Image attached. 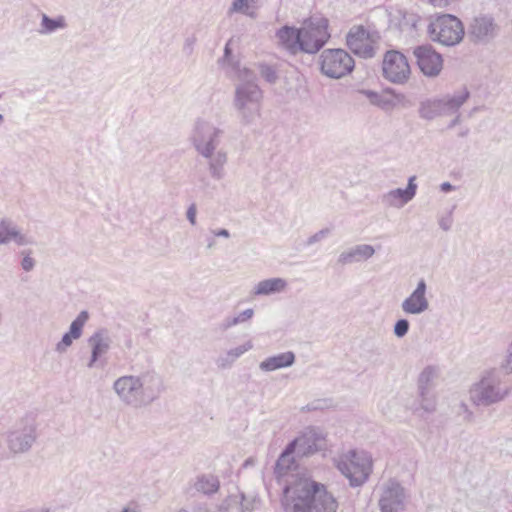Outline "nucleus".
Wrapping results in <instances>:
<instances>
[{"label": "nucleus", "instance_id": "nucleus-30", "mask_svg": "<svg viewBox=\"0 0 512 512\" xmlns=\"http://www.w3.org/2000/svg\"><path fill=\"white\" fill-rule=\"evenodd\" d=\"M219 480L216 476L211 474H203L196 478L193 483V488L197 492H201L203 494H213L219 489Z\"/></svg>", "mask_w": 512, "mask_h": 512}, {"label": "nucleus", "instance_id": "nucleus-51", "mask_svg": "<svg viewBox=\"0 0 512 512\" xmlns=\"http://www.w3.org/2000/svg\"><path fill=\"white\" fill-rule=\"evenodd\" d=\"M430 2L434 5H442L444 3H447L448 0H430Z\"/></svg>", "mask_w": 512, "mask_h": 512}, {"label": "nucleus", "instance_id": "nucleus-14", "mask_svg": "<svg viewBox=\"0 0 512 512\" xmlns=\"http://www.w3.org/2000/svg\"><path fill=\"white\" fill-rule=\"evenodd\" d=\"M420 71L427 77H436L443 68L442 55L431 45H420L413 49Z\"/></svg>", "mask_w": 512, "mask_h": 512}, {"label": "nucleus", "instance_id": "nucleus-57", "mask_svg": "<svg viewBox=\"0 0 512 512\" xmlns=\"http://www.w3.org/2000/svg\"><path fill=\"white\" fill-rule=\"evenodd\" d=\"M177 512H188V511L182 509V510H179Z\"/></svg>", "mask_w": 512, "mask_h": 512}, {"label": "nucleus", "instance_id": "nucleus-49", "mask_svg": "<svg viewBox=\"0 0 512 512\" xmlns=\"http://www.w3.org/2000/svg\"><path fill=\"white\" fill-rule=\"evenodd\" d=\"M441 191L450 192L454 189V186L450 182H443L440 186Z\"/></svg>", "mask_w": 512, "mask_h": 512}, {"label": "nucleus", "instance_id": "nucleus-33", "mask_svg": "<svg viewBox=\"0 0 512 512\" xmlns=\"http://www.w3.org/2000/svg\"><path fill=\"white\" fill-rule=\"evenodd\" d=\"M436 376V369L434 367L428 366L423 369L418 379V387L420 395H425L429 392L430 385L432 380Z\"/></svg>", "mask_w": 512, "mask_h": 512}, {"label": "nucleus", "instance_id": "nucleus-58", "mask_svg": "<svg viewBox=\"0 0 512 512\" xmlns=\"http://www.w3.org/2000/svg\"><path fill=\"white\" fill-rule=\"evenodd\" d=\"M3 119V116L0 114V121Z\"/></svg>", "mask_w": 512, "mask_h": 512}, {"label": "nucleus", "instance_id": "nucleus-52", "mask_svg": "<svg viewBox=\"0 0 512 512\" xmlns=\"http://www.w3.org/2000/svg\"><path fill=\"white\" fill-rule=\"evenodd\" d=\"M122 512H136V510L131 509L129 507H125V508H123Z\"/></svg>", "mask_w": 512, "mask_h": 512}, {"label": "nucleus", "instance_id": "nucleus-1", "mask_svg": "<svg viewBox=\"0 0 512 512\" xmlns=\"http://www.w3.org/2000/svg\"><path fill=\"white\" fill-rule=\"evenodd\" d=\"M282 506L286 512H336L338 504L323 484L300 479L285 487Z\"/></svg>", "mask_w": 512, "mask_h": 512}, {"label": "nucleus", "instance_id": "nucleus-56", "mask_svg": "<svg viewBox=\"0 0 512 512\" xmlns=\"http://www.w3.org/2000/svg\"><path fill=\"white\" fill-rule=\"evenodd\" d=\"M250 463H251V459H247V460L245 461V463H244V466H247V465H248V464H250Z\"/></svg>", "mask_w": 512, "mask_h": 512}, {"label": "nucleus", "instance_id": "nucleus-29", "mask_svg": "<svg viewBox=\"0 0 512 512\" xmlns=\"http://www.w3.org/2000/svg\"><path fill=\"white\" fill-rule=\"evenodd\" d=\"M294 453L297 454L294 444L289 442L276 461V464H275V473L276 474H278L279 476H283L293 467V465H294L293 454Z\"/></svg>", "mask_w": 512, "mask_h": 512}, {"label": "nucleus", "instance_id": "nucleus-7", "mask_svg": "<svg viewBox=\"0 0 512 512\" xmlns=\"http://www.w3.org/2000/svg\"><path fill=\"white\" fill-rule=\"evenodd\" d=\"M328 19L314 15L304 20L301 31L303 53L315 54L320 51L330 38Z\"/></svg>", "mask_w": 512, "mask_h": 512}, {"label": "nucleus", "instance_id": "nucleus-11", "mask_svg": "<svg viewBox=\"0 0 512 512\" xmlns=\"http://www.w3.org/2000/svg\"><path fill=\"white\" fill-rule=\"evenodd\" d=\"M224 131L212 123L198 120L191 136L192 144L201 156H209L220 145Z\"/></svg>", "mask_w": 512, "mask_h": 512}, {"label": "nucleus", "instance_id": "nucleus-15", "mask_svg": "<svg viewBox=\"0 0 512 512\" xmlns=\"http://www.w3.org/2000/svg\"><path fill=\"white\" fill-rule=\"evenodd\" d=\"M498 33L499 26L491 15L476 16L469 26V35L476 43H489Z\"/></svg>", "mask_w": 512, "mask_h": 512}, {"label": "nucleus", "instance_id": "nucleus-26", "mask_svg": "<svg viewBox=\"0 0 512 512\" xmlns=\"http://www.w3.org/2000/svg\"><path fill=\"white\" fill-rule=\"evenodd\" d=\"M375 253L373 246L368 244L356 245L353 248L342 252L338 257V263L341 265L359 262L371 258Z\"/></svg>", "mask_w": 512, "mask_h": 512}, {"label": "nucleus", "instance_id": "nucleus-47", "mask_svg": "<svg viewBox=\"0 0 512 512\" xmlns=\"http://www.w3.org/2000/svg\"><path fill=\"white\" fill-rule=\"evenodd\" d=\"M322 408V405H321V401H314L312 403H309L307 404L306 406H304L302 408L303 411H314V410H318V409H321Z\"/></svg>", "mask_w": 512, "mask_h": 512}, {"label": "nucleus", "instance_id": "nucleus-27", "mask_svg": "<svg viewBox=\"0 0 512 512\" xmlns=\"http://www.w3.org/2000/svg\"><path fill=\"white\" fill-rule=\"evenodd\" d=\"M287 287V281L283 278H269L258 282L254 289V296H268L284 291Z\"/></svg>", "mask_w": 512, "mask_h": 512}, {"label": "nucleus", "instance_id": "nucleus-19", "mask_svg": "<svg viewBox=\"0 0 512 512\" xmlns=\"http://www.w3.org/2000/svg\"><path fill=\"white\" fill-rule=\"evenodd\" d=\"M88 344L91 347V356L87 367L93 368L101 357L109 351L112 339L106 329H99L89 337Z\"/></svg>", "mask_w": 512, "mask_h": 512}, {"label": "nucleus", "instance_id": "nucleus-41", "mask_svg": "<svg viewBox=\"0 0 512 512\" xmlns=\"http://www.w3.org/2000/svg\"><path fill=\"white\" fill-rule=\"evenodd\" d=\"M329 233H330V230L328 228L321 229L317 233H315L312 236H310L307 239L306 243H307L308 246H311V245L321 241L322 239H324Z\"/></svg>", "mask_w": 512, "mask_h": 512}, {"label": "nucleus", "instance_id": "nucleus-31", "mask_svg": "<svg viewBox=\"0 0 512 512\" xmlns=\"http://www.w3.org/2000/svg\"><path fill=\"white\" fill-rule=\"evenodd\" d=\"M66 26L67 24L63 16L51 18L43 13L41 15V23L38 32L42 35H47L54 33L59 29H64Z\"/></svg>", "mask_w": 512, "mask_h": 512}, {"label": "nucleus", "instance_id": "nucleus-25", "mask_svg": "<svg viewBox=\"0 0 512 512\" xmlns=\"http://www.w3.org/2000/svg\"><path fill=\"white\" fill-rule=\"evenodd\" d=\"M470 92L467 88L454 93L453 95H446L439 100V105L442 115H452L458 113L460 107L469 99Z\"/></svg>", "mask_w": 512, "mask_h": 512}, {"label": "nucleus", "instance_id": "nucleus-22", "mask_svg": "<svg viewBox=\"0 0 512 512\" xmlns=\"http://www.w3.org/2000/svg\"><path fill=\"white\" fill-rule=\"evenodd\" d=\"M276 36L291 54L303 52L300 28L285 25L277 31Z\"/></svg>", "mask_w": 512, "mask_h": 512}, {"label": "nucleus", "instance_id": "nucleus-3", "mask_svg": "<svg viewBox=\"0 0 512 512\" xmlns=\"http://www.w3.org/2000/svg\"><path fill=\"white\" fill-rule=\"evenodd\" d=\"M237 78L233 106L243 125H251L261 115L263 93L256 83V75L250 69L237 66Z\"/></svg>", "mask_w": 512, "mask_h": 512}, {"label": "nucleus", "instance_id": "nucleus-35", "mask_svg": "<svg viewBox=\"0 0 512 512\" xmlns=\"http://www.w3.org/2000/svg\"><path fill=\"white\" fill-rule=\"evenodd\" d=\"M253 315H254V310L251 308H248L235 317L227 318L225 320L224 326H225V328H230L232 326H235L239 323H243V322L251 319L253 317Z\"/></svg>", "mask_w": 512, "mask_h": 512}, {"label": "nucleus", "instance_id": "nucleus-37", "mask_svg": "<svg viewBox=\"0 0 512 512\" xmlns=\"http://www.w3.org/2000/svg\"><path fill=\"white\" fill-rule=\"evenodd\" d=\"M31 250H23L21 252V255L23 256L21 261V268L25 272H30L35 268L36 261L34 258L31 257Z\"/></svg>", "mask_w": 512, "mask_h": 512}, {"label": "nucleus", "instance_id": "nucleus-9", "mask_svg": "<svg viewBox=\"0 0 512 512\" xmlns=\"http://www.w3.org/2000/svg\"><path fill=\"white\" fill-rule=\"evenodd\" d=\"M379 39L377 31H370L363 25H354L346 35V44L355 55L370 59L376 54Z\"/></svg>", "mask_w": 512, "mask_h": 512}, {"label": "nucleus", "instance_id": "nucleus-43", "mask_svg": "<svg viewBox=\"0 0 512 512\" xmlns=\"http://www.w3.org/2000/svg\"><path fill=\"white\" fill-rule=\"evenodd\" d=\"M196 214H197V208H196V205L195 204H191L188 209H187V212H186V217L188 219V221L192 224V225H195L196 224Z\"/></svg>", "mask_w": 512, "mask_h": 512}, {"label": "nucleus", "instance_id": "nucleus-38", "mask_svg": "<svg viewBox=\"0 0 512 512\" xmlns=\"http://www.w3.org/2000/svg\"><path fill=\"white\" fill-rule=\"evenodd\" d=\"M260 74L269 83H275L277 80L275 69L267 64L260 65Z\"/></svg>", "mask_w": 512, "mask_h": 512}, {"label": "nucleus", "instance_id": "nucleus-20", "mask_svg": "<svg viewBox=\"0 0 512 512\" xmlns=\"http://www.w3.org/2000/svg\"><path fill=\"white\" fill-rule=\"evenodd\" d=\"M12 241L18 246L34 243L33 239L23 234L12 220L3 218L0 220V245H7Z\"/></svg>", "mask_w": 512, "mask_h": 512}, {"label": "nucleus", "instance_id": "nucleus-48", "mask_svg": "<svg viewBox=\"0 0 512 512\" xmlns=\"http://www.w3.org/2000/svg\"><path fill=\"white\" fill-rule=\"evenodd\" d=\"M211 233L216 237H223V238L230 237V232L224 228L211 230Z\"/></svg>", "mask_w": 512, "mask_h": 512}, {"label": "nucleus", "instance_id": "nucleus-55", "mask_svg": "<svg viewBox=\"0 0 512 512\" xmlns=\"http://www.w3.org/2000/svg\"><path fill=\"white\" fill-rule=\"evenodd\" d=\"M478 110H479V108H478V107L473 108V109L471 110V112H470V116H472V115H473L474 113H476Z\"/></svg>", "mask_w": 512, "mask_h": 512}, {"label": "nucleus", "instance_id": "nucleus-32", "mask_svg": "<svg viewBox=\"0 0 512 512\" xmlns=\"http://www.w3.org/2000/svg\"><path fill=\"white\" fill-rule=\"evenodd\" d=\"M419 115L422 119L433 120L443 116L438 99L427 100L420 104Z\"/></svg>", "mask_w": 512, "mask_h": 512}, {"label": "nucleus", "instance_id": "nucleus-50", "mask_svg": "<svg viewBox=\"0 0 512 512\" xmlns=\"http://www.w3.org/2000/svg\"><path fill=\"white\" fill-rule=\"evenodd\" d=\"M461 122L460 115L457 114L456 117L449 123L448 128H453Z\"/></svg>", "mask_w": 512, "mask_h": 512}, {"label": "nucleus", "instance_id": "nucleus-13", "mask_svg": "<svg viewBox=\"0 0 512 512\" xmlns=\"http://www.w3.org/2000/svg\"><path fill=\"white\" fill-rule=\"evenodd\" d=\"M300 457L311 456L325 449L326 440L319 428L308 427L300 436L291 441Z\"/></svg>", "mask_w": 512, "mask_h": 512}, {"label": "nucleus", "instance_id": "nucleus-21", "mask_svg": "<svg viewBox=\"0 0 512 512\" xmlns=\"http://www.w3.org/2000/svg\"><path fill=\"white\" fill-rule=\"evenodd\" d=\"M89 319V314L86 310L81 311L78 316L72 321L69 327V331L66 332L62 339L56 344V351L63 353L73 343V340H77L81 337L83 327Z\"/></svg>", "mask_w": 512, "mask_h": 512}, {"label": "nucleus", "instance_id": "nucleus-36", "mask_svg": "<svg viewBox=\"0 0 512 512\" xmlns=\"http://www.w3.org/2000/svg\"><path fill=\"white\" fill-rule=\"evenodd\" d=\"M410 328V323L407 319H399L396 321L393 327V333L398 338H403L407 335Z\"/></svg>", "mask_w": 512, "mask_h": 512}, {"label": "nucleus", "instance_id": "nucleus-40", "mask_svg": "<svg viewBox=\"0 0 512 512\" xmlns=\"http://www.w3.org/2000/svg\"><path fill=\"white\" fill-rule=\"evenodd\" d=\"M256 501V497L251 496L247 497L243 493H241V501H240V509L243 512H252L254 502Z\"/></svg>", "mask_w": 512, "mask_h": 512}, {"label": "nucleus", "instance_id": "nucleus-23", "mask_svg": "<svg viewBox=\"0 0 512 512\" xmlns=\"http://www.w3.org/2000/svg\"><path fill=\"white\" fill-rule=\"evenodd\" d=\"M207 160V167L211 178L222 180L225 176V166L228 162V154L225 150L219 149L210 153L209 156H202Z\"/></svg>", "mask_w": 512, "mask_h": 512}, {"label": "nucleus", "instance_id": "nucleus-44", "mask_svg": "<svg viewBox=\"0 0 512 512\" xmlns=\"http://www.w3.org/2000/svg\"><path fill=\"white\" fill-rule=\"evenodd\" d=\"M452 223H453V219L451 217V215H448V216H445V217H442L440 220H439V226L441 227V229H443L444 231H449L452 227Z\"/></svg>", "mask_w": 512, "mask_h": 512}, {"label": "nucleus", "instance_id": "nucleus-17", "mask_svg": "<svg viewBox=\"0 0 512 512\" xmlns=\"http://www.w3.org/2000/svg\"><path fill=\"white\" fill-rule=\"evenodd\" d=\"M404 488L396 481H389L383 488L379 500L382 512H397L404 508Z\"/></svg>", "mask_w": 512, "mask_h": 512}, {"label": "nucleus", "instance_id": "nucleus-16", "mask_svg": "<svg viewBox=\"0 0 512 512\" xmlns=\"http://www.w3.org/2000/svg\"><path fill=\"white\" fill-rule=\"evenodd\" d=\"M427 284L422 278L416 288L403 300L401 309L405 314L420 315L429 309V300L426 297Z\"/></svg>", "mask_w": 512, "mask_h": 512}, {"label": "nucleus", "instance_id": "nucleus-46", "mask_svg": "<svg viewBox=\"0 0 512 512\" xmlns=\"http://www.w3.org/2000/svg\"><path fill=\"white\" fill-rule=\"evenodd\" d=\"M196 39L195 37H188L185 40L184 46H183V52L187 55H190L193 52V46Z\"/></svg>", "mask_w": 512, "mask_h": 512}, {"label": "nucleus", "instance_id": "nucleus-39", "mask_svg": "<svg viewBox=\"0 0 512 512\" xmlns=\"http://www.w3.org/2000/svg\"><path fill=\"white\" fill-rule=\"evenodd\" d=\"M421 397V408L428 413H431L436 408L435 399L433 396L429 395V392H427L425 395H420Z\"/></svg>", "mask_w": 512, "mask_h": 512}, {"label": "nucleus", "instance_id": "nucleus-24", "mask_svg": "<svg viewBox=\"0 0 512 512\" xmlns=\"http://www.w3.org/2000/svg\"><path fill=\"white\" fill-rule=\"evenodd\" d=\"M295 360V354L292 351H286L267 357L260 362L259 369L263 372H272L291 367L295 363Z\"/></svg>", "mask_w": 512, "mask_h": 512}, {"label": "nucleus", "instance_id": "nucleus-54", "mask_svg": "<svg viewBox=\"0 0 512 512\" xmlns=\"http://www.w3.org/2000/svg\"><path fill=\"white\" fill-rule=\"evenodd\" d=\"M386 91H387L388 93L393 94L395 97H399V96H400V95L395 94L393 89H387Z\"/></svg>", "mask_w": 512, "mask_h": 512}, {"label": "nucleus", "instance_id": "nucleus-10", "mask_svg": "<svg viewBox=\"0 0 512 512\" xmlns=\"http://www.w3.org/2000/svg\"><path fill=\"white\" fill-rule=\"evenodd\" d=\"M355 62L344 49H326L320 56L321 72L334 79H339L352 72Z\"/></svg>", "mask_w": 512, "mask_h": 512}, {"label": "nucleus", "instance_id": "nucleus-45", "mask_svg": "<svg viewBox=\"0 0 512 512\" xmlns=\"http://www.w3.org/2000/svg\"><path fill=\"white\" fill-rule=\"evenodd\" d=\"M503 367L508 371H512V342L508 346L507 355L505 360L503 361Z\"/></svg>", "mask_w": 512, "mask_h": 512}, {"label": "nucleus", "instance_id": "nucleus-28", "mask_svg": "<svg viewBox=\"0 0 512 512\" xmlns=\"http://www.w3.org/2000/svg\"><path fill=\"white\" fill-rule=\"evenodd\" d=\"M252 347L253 346L251 342L248 341L240 346L228 350L225 354L220 355L216 359L217 367L219 369L230 368L239 357H241L244 353L252 349Z\"/></svg>", "mask_w": 512, "mask_h": 512}, {"label": "nucleus", "instance_id": "nucleus-5", "mask_svg": "<svg viewBox=\"0 0 512 512\" xmlns=\"http://www.w3.org/2000/svg\"><path fill=\"white\" fill-rule=\"evenodd\" d=\"M427 31L432 41L448 47L460 43L465 34L461 20L451 14L436 17L429 24Z\"/></svg>", "mask_w": 512, "mask_h": 512}, {"label": "nucleus", "instance_id": "nucleus-12", "mask_svg": "<svg viewBox=\"0 0 512 512\" xmlns=\"http://www.w3.org/2000/svg\"><path fill=\"white\" fill-rule=\"evenodd\" d=\"M383 77L391 83L405 84L411 75V68L406 56L398 50L385 53L382 62Z\"/></svg>", "mask_w": 512, "mask_h": 512}, {"label": "nucleus", "instance_id": "nucleus-6", "mask_svg": "<svg viewBox=\"0 0 512 512\" xmlns=\"http://www.w3.org/2000/svg\"><path fill=\"white\" fill-rule=\"evenodd\" d=\"M339 471L349 479L350 485H362L372 470L371 456L365 451L350 450L337 465Z\"/></svg>", "mask_w": 512, "mask_h": 512}, {"label": "nucleus", "instance_id": "nucleus-34", "mask_svg": "<svg viewBox=\"0 0 512 512\" xmlns=\"http://www.w3.org/2000/svg\"><path fill=\"white\" fill-rule=\"evenodd\" d=\"M360 92L364 94L372 104L377 105L382 109H386L391 106V102L389 100L385 99L382 95L375 91L361 90Z\"/></svg>", "mask_w": 512, "mask_h": 512}, {"label": "nucleus", "instance_id": "nucleus-2", "mask_svg": "<svg viewBox=\"0 0 512 512\" xmlns=\"http://www.w3.org/2000/svg\"><path fill=\"white\" fill-rule=\"evenodd\" d=\"M164 389L162 377L154 371L125 375L116 379L113 390L126 405L142 407L159 398Z\"/></svg>", "mask_w": 512, "mask_h": 512}, {"label": "nucleus", "instance_id": "nucleus-18", "mask_svg": "<svg viewBox=\"0 0 512 512\" xmlns=\"http://www.w3.org/2000/svg\"><path fill=\"white\" fill-rule=\"evenodd\" d=\"M415 180L416 176H411L406 188H396L383 194L381 197L382 203L388 207L402 208L416 195L417 184Z\"/></svg>", "mask_w": 512, "mask_h": 512}, {"label": "nucleus", "instance_id": "nucleus-53", "mask_svg": "<svg viewBox=\"0 0 512 512\" xmlns=\"http://www.w3.org/2000/svg\"><path fill=\"white\" fill-rule=\"evenodd\" d=\"M214 244H215V241H214L213 239H211V240L208 242L207 247H208V248H212V247L214 246Z\"/></svg>", "mask_w": 512, "mask_h": 512}, {"label": "nucleus", "instance_id": "nucleus-42", "mask_svg": "<svg viewBox=\"0 0 512 512\" xmlns=\"http://www.w3.org/2000/svg\"><path fill=\"white\" fill-rule=\"evenodd\" d=\"M231 55H232V50L230 48V41L225 45V48H224V56H223V59L222 61L225 63V62H228L229 65L232 67V69L234 70L235 74L237 75V66L239 68L240 65L239 63H232L231 62Z\"/></svg>", "mask_w": 512, "mask_h": 512}, {"label": "nucleus", "instance_id": "nucleus-4", "mask_svg": "<svg viewBox=\"0 0 512 512\" xmlns=\"http://www.w3.org/2000/svg\"><path fill=\"white\" fill-rule=\"evenodd\" d=\"M503 367L486 371L470 390V398L477 406H490L504 401L512 393L510 373Z\"/></svg>", "mask_w": 512, "mask_h": 512}, {"label": "nucleus", "instance_id": "nucleus-8", "mask_svg": "<svg viewBox=\"0 0 512 512\" xmlns=\"http://www.w3.org/2000/svg\"><path fill=\"white\" fill-rule=\"evenodd\" d=\"M37 438L35 421L25 417L17 421L7 432V448L13 455L24 454L31 450Z\"/></svg>", "mask_w": 512, "mask_h": 512}]
</instances>
